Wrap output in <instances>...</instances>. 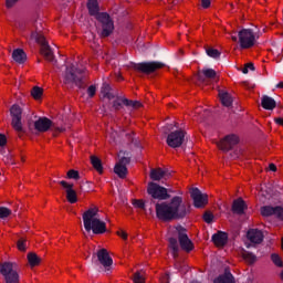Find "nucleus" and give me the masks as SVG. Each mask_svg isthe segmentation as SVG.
<instances>
[{"label":"nucleus","mask_w":283,"mask_h":283,"mask_svg":"<svg viewBox=\"0 0 283 283\" xmlns=\"http://www.w3.org/2000/svg\"><path fill=\"white\" fill-rule=\"evenodd\" d=\"M156 216L165 222L169 220H178L187 216V206L182 201V197H174L170 202H161L156 205Z\"/></svg>","instance_id":"nucleus-1"},{"label":"nucleus","mask_w":283,"mask_h":283,"mask_svg":"<svg viewBox=\"0 0 283 283\" xmlns=\"http://www.w3.org/2000/svg\"><path fill=\"white\" fill-rule=\"evenodd\" d=\"M82 220L84 224V229L87 233L92 231L95 235H102L107 231V224L103 219H101V214L98 213V209L96 207H91L82 214Z\"/></svg>","instance_id":"nucleus-2"},{"label":"nucleus","mask_w":283,"mask_h":283,"mask_svg":"<svg viewBox=\"0 0 283 283\" xmlns=\"http://www.w3.org/2000/svg\"><path fill=\"white\" fill-rule=\"evenodd\" d=\"M176 238H179V244L184 251H193V242L187 237L186 230L182 227H171L168 231V241L169 248L172 250V255L176 258L178 253V241Z\"/></svg>","instance_id":"nucleus-3"},{"label":"nucleus","mask_w":283,"mask_h":283,"mask_svg":"<svg viewBox=\"0 0 283 283\" xmlns=\"http://www.w3.org/2000/svg\"><path fill=\"white\" fill-rule=\"evenodd\" d=\"M87 10L91 17H96L97 21H99L102 25V36H109L111 33L114 32V22L109 19V14L98 13V0H88Z\"/></svg>","instance_id":"nucleus-4"},{"label":"nucleus","mask_w":283,"mask_h":283,"mask_svg":"<svg viewBox=\"0 0 283 283\" xmlns=\"http://www.w3.org/2000/svg\"><path fill=\"white\" fill-rule=\"evenodd\" d=\"M231 40L239 43L241 50H251L258 43V34L251 29H242L237 35H231Z\"/></svg>","instance_id":"nucleus-5"},{"label":"nucleus","mask_w":283,"mask_h":283,"mask_svg":"<svg viewBox=\"0 0 283 283\" xmlns=\"http://www.w3.org/2000/svg\"><path fill=\"white\" fill-rule=\"evenodd\" d=\"M29 41H35V43L41 45V54L46 61H52L54 59V53H52V49H50V45L48 44V41H45V36H43V34L36 31L32 32Z\"/></svg>","instance_id":"nucleus-6"},{"label":"nucleus","mask_w":283,"mask_h":283,"mask_svg":"<svg viewBox=\"0 0 283 283\" xmlns=\"http://www.w3.org/2000/svg\"><path fill=\"white\" fill-rule=\"evenodd\" d=\"M14 263L4 262L0 264V273L7 283H19V273H17Z\"/></svg>","instance_id":"nucleus-7"},{"label":"nucleus","mask_w":283,"mask_h":283,"mask_svg":"<svg viewBox=\"0 0 283 283\" xmlns=\"http://www.w3.org/2000/svg\"><path fill=\"white\" fill-rule=\"evenodd\" d=\"M83 74H85V69L74 72V65H69L66 66V71L62 75V81L66 85L70 83H78V81L83 78Z\"/></svg>","instance_id":"nucleus-8"},{"label":"nucleus","mask_w":283,"mask_h":283,"mask_svg":"<svg viewBox=\"0 0 283 283\" xmlns=\"http://www.w3.org/2000/svg\"><path fill=\"white\" fill-rule=\"evenodd\" d=\"M148 195L155 200H167L170 196L167 192V188L161 187L158 184L150 182L147 188Z\"/></svg>","instance_id":"nucleus-9"},{"label":"nucleus","mask_w":283,"mask_h":283,"mask_svg":"<svg viewBox=\"0 0 283 283\" xmlns=\"http://www.w3.org/2000/svg\"><path fill=\"white\" fill-rule=\"evenodd\" d=\"M247 240L248 242H245V247L247 249H251V247H255V244H262L264 233H262V230L259 229H250L247 232Z\"/></svg>","instance_id":"nucleus-10"},{"label":"nucleus","mask_w":283,"mask_h":283,"mask_svg":"<svg viewBox=\"0 0 283 283\" xmlns=\"http://www.w3.org/2000/svg\"><path fill=\"white\" fill-rule=\"evenodd\" d=\"M185 130H175L171 132L167 136V145L168 147H172V149H176L177 147H181L182 143H185Z\"/></svg>","instance_id":"nucleus-11"},{"label":"nucleus","mask_w":283,"mask_h":283,"mask_svg":"<svg viewBox=\"0 0 283 283\" xmlns=\"http://www.w3.org/2000/svg\"><path fill=\"white\" fill-rule=\"evenodd\" d=\"M23 114V109H21V106L13 105L10 108V115L12 118L11 125L15 132H21L23 129V124H21V116Z\"/></svg>","instance_id":"nucleus-12"},{"label":"nucleus","mask_w":283,"mask_h":283,"mask_svg":"<svg viewBox=\"0 0 283 283\" xmlns=\"http://www.w3.org/2000/svg\"><path fill=\"white\" fill-rule=\"evenodd\" d=\"M240 143V138L237 135H228L223 139L217 143V147L221 149V151H229Z\"/></svg>","instance_id":"nucleus-13"},{"label":"nucleus","mask_w":283,"mask_h":283,"mask_svg":"<svg viewBox=\"0 0 283 283\" xmlns=\"http://www.w3.org/2000/svg\"><path fill=\"white\" fill-rule=\"evenodd\" d=\"M190 196L197 209H202V207H205L209 202V197L202 193L198 188H192L190 190Z\"/></svg>","instance_id":"nucleus-14"},{"label":"nucleus","mask_w":283,"mask_h":283,"mask_svg":"<svg viewBox=\"0 0 283 283\" xmlns=\"http://www.w3.org/2000/svg\"><path fill=\"white\" fill-rule=\"evenodd\" d=\"M97 260L104 268L105 273H109L112 271V264H114V261L112 260V256H109V253H107V250H99L97 252Z\"/></svg>","instance_id":"nucleus-15"},{"label":"nucleus","mask_w":283,"mask_h":283,"mask_svg":"<svg viewBox=\"0 0 283 283\" xmlns=\"http://www.w3.org/2000/svg\"><path fill=\"white\" fill-rule=\"evenodd\" d=\"M161 67H165V64L160 62H146L137 64L136 70H138V72H144V74H151V72L161 70Z\"/></svg>","instance_id":"nucleus-16"},{"label":"nucleus","mask_w":283,"mask_h":283,"mask_svg":"<svg viewBox=\"0 0 283 283\" xmlns=\"http://www.w3.org/2000/svg\"><path fill=\"white\" fill-rule=\"evenodd\" d=\"M60 185L63 187V189H65L67 202L71 205H76V202H78V197L76 196L74 185L67 184V181H61Z\"/></svg>","instance_id":"nucleus-17"},{"label":"nucleus","mask_w":283,"mask_h":283,"mask_svg":"<svg viewBox=\"0 0 283 283\" xmlns=\"http://www.w3.org/2000/svg\"><path fill=\"white\" fill-rule=\"evenodd\" d=\"M261 214L264 218H269V216H275V218H277V220L283 221V208L282 207L264 206L261 208Z\"/></svg>","instance_id":"nucleus-18"},{"label":"nucleus","mask_w":283,"mask_h":283,"mask_svg":"<svg viewBox=\"0 0 283 283\" xmlns=\"http://www.w3.org/2000/svg\"><path fill=\"white\" fill-rule=\"evenodd\" d=\"M127 165H129V158H120L119 161L115 165L114 172L119 178H125V176H127Z\"/></svg>","instance_id":"nucleus-19"},{"label":"nucleus","mask_w":283,"mask_h":283,"mask_svg":"<svg viewBox=\"0 0 283 283\" xmlns=\"http://www.w3.org/2000/svg\"><path fill=\"white\" fill-rule=\"evenodd\" d=\"M52 127V122L48 117H40L34 122V129L40 133H45Z\"/></svg>","instance_id":"nucleus-20"},{"label":"nucleus","mask_w":283,"mask_h":283,"mask_svg":"<svg viewBox=\"0 0 283 283\" xmlns=\"http://www.w3.org/2000/svg\"><path fill=\"white\" fill-rule=\"evenodd\" d=\"M122 105H126V107H135V109H137L138 107H140V102L129 101L124 97H116V99L114 101L115 109H120Z\"/></svg>","instance_id":"nucleus-21"},{"label":"nucleus","mask_w":283,"mask_h":283,"mask_svg":"<svg viewBox=\"0 0 283 283\" xmlns=\"http://www.w3.org/2000/svg\"><path fill=\"white\" fill-rule=\"evenodd\" d=\"M171 174L163 168H156L150 171L151 180H163V178H170Z\"/></svg>","instance_id":"nucleus-22"},{"label":"nucleus","mask_w":283,"mask_h":283,"mask_svg":"<svg viewBox=\"0 0 283 283\" xmlns=\"http://www.w3.org/2000/svg\"><path fill=\"white\" fill-rule=\"evenodd\" d=\"M227 240H229V237L224 232H218L217 234L212 235V241L216 247H224L227 244Z\"/></svg>","instance_id":"nucleus-23"},{"label":"nucleus","mask_w":283,"mask_h":283,"mask_svg":"<svg viewBox=\"0 0 283 283\" xmlns=\"http://www.w3.org/2000/svg\"><path fill=\"white\" fill-rule=\"evenodd\" d=\"M219 98L224 107H231L233 97L227 91H219Z\"/></svg>","instance_id":"nucleus-24"},{"label":"nucleus","mask_w":283,"mask_h":283,"mask_svg":"<svg viewBox=\"0 0 283 283\" xmlns=\"http://www.w3.org/2000/svg\"><path fill=\"white\" fill-rule=\"evenodd\" d=\"M12 59L13 61H15V63H25L28 55L25 54V51H23V49H15L12 52Z\"/></svg>","instance_id":"nucleus-25"},{"label":"nucleus","mask_w":283,"mask_h":283,"mask_svg":"<svg viewBox=\"0 0 283 283\" xmlns=\"http://www.w3.org/2000/svg\"><path fill=\"white\" fill-rule=\"evenodd\" d=\"M261 105L263 109H275V99L270 96L264 95L261 99Z\"/></svg>","instance_id":"nucleus-26"},{"label":"nucleus","mask_w":283,"mask_h":283,"mask_svg":"<svg viewBox=\"0 0 283 283\" xmlns=\"http://www.w3.org/2000/svg\"><path fill=\"white\" fill-rule=\"evenodd\" d=\"M244 209H247V203H244V200L242 199H237L234 200L232 205V211L234 213H244Z\"/></svg>","instance_id":"nucleus-27"},{"label":"nucleus","mask_w":283,"mask_h":283,"mask_svg":"<svg viewBox=\"0 0 283 283\" xmlns=\"http://www.w3.org/2000/svg\"><path fill=\"white\" fill-rule=\"evenodd\" d=\"M213 283H235L233 274L226 272L223 275L217 277Z\"/></svg>","instance_id":"nucleus-28"},{"label":"nucleus","mask_w":283,"mask_h":283,"mask_svg":"<svg viewBox=\"0 0 283 283\" xmlns=\"http://www.w3.org/2000/svg\"><path fill=\"white\" fill-rule=\"evenodd\" d=\"M146 280H147V274H145V271L143 270L135 272L133 275L134 283H145Z\"/></svg>","instance_id":"nucleus-29"},{"label":"nucleus","mask_w":283,"mask_h":283,"mask_svg":"<svg viewBox=\"0 0 283 283\" xmlns=\"http://www.w3.org/2000/svg\"><path fill=\"white\" fill-rule=\"evenodd\" d=\"M202 76L206 78H216L217 73L213 69H203L199 72V78H202Z\"/></svg>","instance_id":"nucleus-30"},{"label":"nucleus","mask_w":283,"mask_h":283,"mask_svg":"<svg viewBox=\"0 0 283 283\" xmlns=\"http://www.w3.org/2000/svg\"><path fill=\"white\" fill-rule=\"evenodd\" d=\"M91 163H92L94 169H95L98 174H103V164L101 163V160L98 159V157L92 156V157H91Z\"/></svg>","instance_id":"nucleus-31"},{"label":"nucleus","mask_w":283,"mask_h":283,"mask_svg":"<svg viewBox=\"0 0 283 283\" xmlns=\"http://www.w3.org/2000/svg\"><path fill=\"white\" fill-rule=\"evenodd\" d=\"M28 262L30 266H39V264H41V259L34 253H29Z\"/></svg>","instance_id":"nucleus-32"},{"label":"nucleus","mask_w":283,"mask_h":283,"mask_svg":"<svg viewBox=\"0 0 283 283\" xmlns=\"http://www.w3.org/2000/svg\"><path fill=\"white\" fill-rule=\"evenodd\" d=\"M31 96L32 98H34V101H41V97L43 96V88L34 86L31 90Z\"/></svg>","instance_id":"nucleus-33"},{"label":"nucleus","mask_w":283,"mask_h":283,"mask_svg":"<svg viewBox=\"0 0 283 283\" xmlns=\"http://www.w3.org/2000/svg\"><path fill=\"white\" fill-rule=\"evenodd\" d=\"M242 258L245 260V262H248V264H254L255 260H258L253 253L247 251H243Z\"/></svg>","instance_id":"nucleus-34"},{"label":"nucleus","mask_w":283,"mask_h":283,"mask_svg":"<svg viewBox=\"0 0 283 283\" xmlns=\"http://www.w3.org/2000/svg\"><path fill=\"white\" fill-rule=\"evenodd\" d=\"M271 260H272V262H273V264H274L275 266H279L280 269H282V266H283V260H282V256H280V254L273 253V254L271 255Z\"/></svg>","instance_id":"nucleus-35"},{"label":"nucleus","mask_w":283,"mask_h":283,"mask_svg":"<svg viewBox=\"0 0 283 283\" xmlns=\"http://www.w3.org/2000/svg\"><path fill=\"white\" fill-rule=\"evenodd\" d=\"M17 248L19 251H27L28 250V240L21 238L18 243H17Z\"/></svg>","instance_id":"nucleus-36"},{"label":"nucleus","mask_w":283,"mask_h":283,"mask_svg":"<svg viewBox=\"0 0 283 283\" xmlns=\"http://www.w3.org/2000/svg\"><path fill=\"white\" fill-rule=\"evenodd\" d=\"M12 213V210L6 208V207H0V218L3 220L8 217H10Z\"/></svg>","instance_id":"nucleus-37"},{"label":"nucleus","mask_w":283,"mask_h":283,"mask_svg":"<svg viewBox=\"0 0 283 283\" xmlns=\"http://www.w3.org/2000/svg\"><path fill=\"white\" fill-rule=\"evenodd\" d=\"M101 93L104 96V98H112V95H109V85L108 84H103Z\"/></svg>","instance_id":"nucleus-38"},{"label":"nucleus","mask_w":283,"mask_h":283,"mask_svg":"<svg viewBox=\"0 0 283 283\" xmlns=\"http://www.w3.org/2000/svg\"><path fill=\"white\" fill-rule=\"evenodd\" d=\"M132 205L136 208V209H145V201H143L142 199H134L132 201Z\"/></svg>","instance_id":"nucleus-39"},{"label":"nucleus","mask_w":283,"mask_h":283,"mask_svg":"<svg viewBox=\"0 0 283 283\" xmlns=\"http://www.w3.org/2000/svg\"><path fill=\"white\" fill-rule=\"evenodd\" d=\"M207 54H208V56H211L212 59H218V56H220V51H218L216 49H208Z\"/></svg>","instance_id":"nucleus-40"},{"label":"nucleus","mask_w":283,"mask_h":283,"mask_svg":"<svg viewBox=\"0 0 283 283\" xmlns=\"http://www.w3.org/2000/svg\"><path fill=\"white\" fill-rule=\"evenodd\" d=\"M67 178L72 180H78V171L71 169L67 171Z\"/></svg>","instance_id":"nucleus-41"},{"label":"nucleus","mask_w":283,"mask_h":283,"mask_svg":"<svg viewBox=\"0 0 283 283\" xmlns=\"http://www.w3.org/2000/svg\"><path fill=\"white\" fill-rule=\"evenodd\" d=\"M259 196L262 198H269V191L266 190V186L263 185L259 191Z\"/></svg>","instance_id":"nucleus-42"},{"label":"nucleus","mask_w":283,"mask_h":283,"mask_svg":"<svg viewBox=\"0 0 283 283\" xmlns=\"http://www.w3.org/2000/svg\"><path fill=\"white\" fill-rule=\"evenodd\" d=\"M203 220L205 222H207L208 224L213 222V214L211 212H206L203 214Z\"/></svg>","instance_id":"nucleus-43"},{"label":"nucleus","mask_w":283,"mask_h":283,"mask_svg":"<svg viewBox=\"0 0 283 283\" xmlns=\"http://www.w3.org/2000/svg\"><path fill=\"white\" fill-rule=\"evenodd\" d=\"M7 143H8V139L6 138V135L0 134V151L6 147Z\"/></svg>","instance_id":"nucleus-44"},{"label":"nucleus","mask_w":283,"mask_h":283,"mask_svg":"<svg viewBox=\"0 0 283 283\" xmlns=\"http://www.w3.org/2000/svg\"><path fill=\"white\" fill-rule=\"evenodd\" d=\"M159 283H169V274L168 273H163L159 276Z\"/></svg>","instance_id":"nucleus-45"},{"label":"nucleus","mask_w":283,"mask_h":283,"mask_svg":"<svg viewBox=\"0 0 283 283\" xmlns=\"http://www.w3.org/2000/svg\"><path fill=\"white\" fill-rule=\"evenodd\" d=\"M249 70H252V71L255 70V67L253 66V63L245 64V66L242 70L243 74H249Z\"/></svg>","instance_id":"nucleus-46"},{"label":"nucleus","mask_w":283,"mask_h":283,"mask_svg":"<svg viewBox=\"0 0 283 283\" xmlns=\"http://www.w3.org/2000/svg\"><path fill=\"white\" fill-rule=\"evenodd\" d=\"M87 94H88V96L92 98V97L96 94V86L91 85V86L87 88Z\"/></svg>","instance_id":"nucleus-47"},{"label":"nucleus","mask_w":283,"mask_h":283,"mask_svg":"<svg viewBox=\"0 0 283 283\" xmlns=\"http://www.w3.org/2000/svg\"><path fill=\"white\" fill-rule=\"evenodd\" d=\"M118 238H122V240H127L128 234L125 230H118L117 232Z\"/></svg>","instance_id":"nucleus-48"},{"label":"nucleus","mask_w":283,"mask_h":283,"mask_svg":"<svg viewBox=\"0 0 283 283\" xmlns=\"http://www.w3.org/2000/svg\"><path fill=\"white\" fill-rule=\"evenodd\" d=\"M19 0H6L7 8H13Z\"/></svg>","instance_id":"nucleus-49"},{"label":"nucleus","mask_w":283,"mask_h":283,"mask_svg":"<svg viewBox=\"0 0 283 283\" xmlns=\"http://www.w3.org/2000/svg\"><path fill=\"white\" fill-rule=\"evenodd\" d=\"M211 6V0H201V7L207 9Z\"/></svg>","instance_id":"nucleus-50"},{"label":"nucleus","mask_w":283,"mask_h":283,"mask_svg":"<svg viewBox=\"0 0 283 283\" xmlns=\"http://www.w3.org/2000/svg\"><path fill=\"white\" fill-rule=\"evenodd\" d=\"M274 122L276 123V125H281V127H283V117L274 118Z\"/></svg>","instance_id":"nucleus-51"},{"label":"nucleus","mask_w":283,"mask_h":283,"mask_svg":"<svg viewBox=\"0 0 283 283\" xmlns=\"http://www.w3.org/2000/svg\"><path fill=\"white\" fill-rule=\"evenodd\" d=\"M269 169L270 171H277V166H275V164H270Z\"/></svg>","instance_id":"nucleus-52"},{"label":"nucleus","mask_w":283,"mask_h":283,"mask_svg":"<svg viewBox=\"0 0 283 283\" xmlns=\"http://www.w3.org/2000/svg\"><path fill=\"white\" fill-rule=\"evenodd\" d=\"M200 112H202V108L198 107V108H196L195 114H200Z\"/></svg>","instance_id":"nucleus-53"},{"label":"nucleus","mask_w":283,"mask_h":283,"mask_svg":"<svg viewBox=\"0 0 283 283\" xmlns=\"http://www.w3.org/2000/svg\"><path fill=\"white\" fill-rule=\"evenodd\" d=\"M276 87L283 90V82H280V83L276 85Z\"/></svg>","instance_id":"nucleus-54"},{"label":"nucleus","mask_w":283,"mask_h":283,"mask_svg":"<svg viewBox=\"0 0 283 283\" xmlns=\"http://www.w3.org/2000/svg\"><path fill=\"white\" fill-rule=\"evenodd\" d=\"M57 132H65V128L60 127V128H57Z\"/></svg>","instance_id":"nucleus-55"},{"label":"nucleus","mask_w":283,"mask_h":283,"mask_svg":"<svg viewBox=\"0 0 283 283\" xmlns=\"http://www.w3.org/2000/svg\"><path fill=\"white\" fill-rule=\"evenodd\" d=\"M281 280L283 281V270H282V272H281Z\"/></svg>","instance_id":"nucleus-56"},{"label":"nucleus","mask_w":283,"mask_h":283,"mask_svg":"<svg viewBox=\"0 0 283 283\" xmlns=\"http://www.w3.org/2000/svg\"><path fill=\"white\" fill-rule=\"evenodd\" d=\"M7 163H11V165H14V161H13V160H11V161H7Z\"/></svg>","instance_id":"nucleus-57"}]
</instances>
